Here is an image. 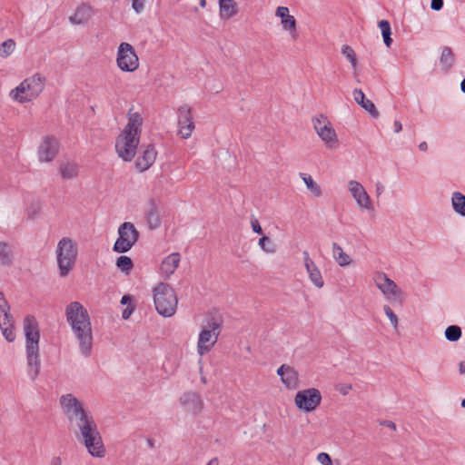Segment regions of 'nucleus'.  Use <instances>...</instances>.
Segmentation results:
<instances>
[{
	"label": "nucleus",
	"instance_id": "42",
	"mask_svg": "<svg viewBox=\"0 0 465 465\" xmlns=\"http://www.w3.org/2000/svg\"><path fill=\"white\" fill-rule=\"evenodd\" d=\"M259 245L265 252L273 253L275 252V246L268 236L260 238Z\"/></svg>",
	"mask_w": 465,
	"mask_h": 465
},
{
	"label": "nucleus",
	"instance_id": "47",
	"mask_svg": "<svg viewBox=\"0 0 465 465\" xmlns=\"http://www.w3.org/2000/svg\"><path fill=\"white\" fill-rule=\"evenodd\" d=\"M252 228L254 232H256L258 234L262 233V229L257 220L252 221Z\"/></svg>",
	"mask_w": 465,
	"mask_h": 465
},
{
	"label": "nucleus",
	"instance_id": "39",
	"mask_svg": "<svg viewBox=\"0 0 465 465\" xmlns=\"http://www.w3.org/2000/svg\"><path fill=\"white\" fill-rule=\"evenodd\" d=\"M15 48V42L13 39L4 41L0 46V56L3 58L8 57Z\"/></svg>",
	"mask_w": 465,
	"mask_h": 465
},
{
	"label": "nucleus",
	"instance_id": "48",
	"mask_svg": "<svg viewBox=\"0 0 465 465\" xmlns=\"http://www.w3.org/2000/svg\"><path fill=\"white\" fill-rule=\"evenodd\" d=\"M289 368H290V365H288V364H282L278 368L277 374L281 377V380L284 377V374Z\"/></svg>",
	"mask_w": 465,
	"mask_h": 465
},
{
	"label": "nucleus",
	"instance_id": "17",
	"mask_svg": "<svg viewBox=\"0 0 465 465\" xmlns=\"http://www.w3.org/2000/svg\"><path fill=\"white\" fill-rule=\"evenodd\" d=\"M9 311L10 306L4 293L0 292V328L5 340L12 342L15 339V333L13 326V317Z\"/></svg>",
	"mask_w": 465,
	"mask_h": 465
},
{
	"label": "nucleus",
	"instance_id": "26",
	"mask_svg": "<svg viewBox=\"0 0 465 465\" xmlns=\"http://www.w3.org/2000/svg\"><path fill=\"white\" fill-rule=\"evenodd\" d=\"M353 98L363 109H365L373 118L379 117V112L374 104L365 97L364 93L361 89H354Z\"/></svg>",
	"mask_w": 465,
	"mask_h": 465
},
{
	"label": "nucleus",
	"instance_id": "8",
	"mask_svg": "<svg viewBox=\"0 0 465 465\" xmlns=\"http://www.w3.org/2000/svg\"><path fill=\"white\" fill-rule=\"evenodd\" d=\"M60 404L69 421H74L78 429L94 420L91 412L71 393L62 395Z\"/></svg>",
	"mask_w": 465,
	"mask_h": 465
},
{
	"label": "nucleus",
	"instance_id": "29",
	"mask_svg": "<svg viewBox=\"0 0 465 465\" xmlns=\"http://www.w3.org/2000/svg\"><path fill=\"white\" fill-rule=\"evenodd\" d=\"M59 173L63 179L73 180L78 176L79 165L74 162H62L59 165Z\"/></svg>",
	"mask_w": 465,
	"mask_h": 465
},
{
	"label": "nucleus",
	"instance_id": "36",
	"mask_svg": "<svg viewBox=\"0 0 465 465\" xmlns=\"http://www.w3.org/2000/svg\"><path fill=\"white\" fill-rule=\"evenodd\" d=\"M440 61L446 70L450 69L453 65L455 62V55L450 47L443 48Z\"/></svg>",
	"mask_w": 465,
	"mask_h": 465
},
{
	"label": "nucleus",
	"instance_id": "54",
	"mask_svg": "<svg viewBox=\"0 0 465 465\" xmlns=\"http://www.w3.org/2000/svg\"><path fill=\"white\" fill-rule=\"evenodd\" d=\"M459 370H460V374L465 373V361H462L460 362Z\"/></svg>",
	"mask_w": 465,
	"mask_h": 465
},
{
	"label": "nucleus",
	"instance_id": "59",
	"mask_svg": "<svg viewBox=\"0 0 465 465\" xmlns=\"http://www.w3.org/2000/svg\"><path fill=\"white\" fill-rule=\"evenodd\" d=\"M461 91L465 94V78L462 80L460 84Z\"/></svg>",
	"mask_w": 465,
	"mask_h": 465
},
{
	"label": "nucleus",
	"instance_id": "37",
	"mask_svg": "<svg viewBox=\"0 0 465 465\" xmlns=\"http://www.w3.org/2000/svg\"><path fill=\"white\" fill-rule=\"evenodd\" d=\"M378 26L381 31V35L383 37V42L387 47H390L392 43V39L391 37V25L387 20H381L378 23Z\"/></svg>",
	"mask_w": 465,
	"mask_h": 465
},
{
	"label": "nucleus",
	"instance_id": "50",
	"mask_svg": "<svg viewBox=\"0 0 465 465\" xmlns=\"http://www.w3.org/2000/svg\"><path fill=\"white\" fill-rule=\"evenodd\" d=\"M50 465H63L62 459L58 456H54L50 460Z\"/></svg>",
	"mask_w": 465,
	"mask_h": 465
},
{
	"label": "nucleus",
	"instance_id": "11",
	"mask_svg": "<svg viewBox=\"0 0 465 465\" xmlns=\"http://www.w3.org/2000/svg\"><path fill=\"white\" fill-rule=\"evenodd\" d=\"M118 238L115 241L113 250L124 253L131 250L139 239V232L130 222H124L118 228Z\"/></svg>",
	"mask_w": 465,
	"mask_h": 465
},
{
	"label": "nucleus",
	"instance_id": "4",
	"mask_svg": "<svg viewBox=\"0 0 465 465\" xmlns=\"http://www.w3.org/2000/svg\"><path fill=\"white\" fill-rule=\"evenodd\" d=\"M221 329L222 321L219 318L210 316L206 319L198 336L197 352L199 355L203 356L213 350L218 341Z\"/></svg>",
	"mask_w": 465,
	"mask_h": 465
},
{
	"label": "nucleus",
	"instance_id": "5",
	"mask_svg": "<svg viewBox=\"0 0 465 465\" xmlns=\"http://www.w3.org/2000/svg\"><path fill=\"white\" fill-rule=\"evenodd\" d=\"M55 252L59 274L65 277L76 262L77 245L71 238L64 237L58 242Z\"/></svg>",
	"mask_w": 465,
	"mask_h": 465
},
{
	"label": "nucleus",
	"instance_id": "44",
	"mask_svg": "<svg viewBox=\"0 0 465 465\" xmlns=\"http://www.w3.org/2000/svg\"><path fill=\"white\" fill-rule=\"evenodd\" d=\"M317 461L322 465H333L331 456L326 452H321L317 455Z\"/></svg>",
	"mask_w": 465,
	"mask_h": 465
},
{
	"label": "nucleus",
	"instance_id": "45",
	"mask_svg": "<svg viewBox=\"0 0 465 465\" xmlns=\"http://www.w3.org/2000/svg\"><path fill=\"white\" fill-rule=\"evenodd\" d=\"M145 0H132V8L140 14L144 9Z\"/></svg>",
	"mask_w": 465,
	"mask_h": 465
},
{
	"label": "nucleus",
	"instance_id": "46",
	"mask_svg": "<svg viewBox=\"0 0 465 465\" xmlns=\"http://www.w3.org/2000/svg\"><path fill=\"white\" fill-rule=\"evenodd\" d=\"M443 6V0H431L430 7L432 10L439 11Z\"/></svg>",
	"mask_w": 465,
	"mask_h": 465
},
{
	"label": "nucleus",
	"instance_id": "57",
	"mask_svg": "<svg viewBox=\"0 0 465 465\" xmlns=\"http://www.w3.org/2000/svg\"><path fill=\"white\" fill-rule=\"evenodd\" d=\"M427 148H428V144H427V143H426V142H422V143H420L419 144V149H420V151H426V150H427Z\"/></svg>",
	"mask_w": 465,
	"mask_h": 465
},
{
	"label": "nucleus",
	"instance_id": "38",
	"mask_svg": "<svg viewBox=\"0 0 465 465\" xmlns=\"http://www.w3.org/2000/svg\"><path fill=\"white\" fill-rule=\"evenodd\" d=\"M116 266L121 272L128 274L132 271L134 263L130 257L123 255L117 258Z\"/></svg>",
	"mask_w": 465,
	"mask_h": 465
},
{
	"label": "nucleus",
	"instance_id": "18",
	"mask_svg": "<svg viewBox=\"0 0 465 465\" xmlns=\"http://www.w3.org/2000/svg\"><path fill=\"white\" fill-rule=\"evenodd\" d=\"M59 152V143L54 136H46L38 147V158L42 163H50Z\"/></svg>",
	"mask_w": 465,
	"mask_h": 465
},
{
	"label": "nucleus",
	"instance_id": "1",
	"mask_svg": "<svg viewBox=\"0 0 465 465\" xmlns=\"http://www.w3.org/2000/svg\"><path fill=\"white\" fill-rule=\"evenodd\" d=\"M142 124L143 117L139 113H129L128 123L116 138L115 151L125 162H131L136 153Z\"/></svg>",
	"mask_w": 465,
	"mask_h": 465
},
{
	"label": "nucleus",
	"instance_id": "34",
	"mask_svg": "<svg viewBox=\"0 0 465 465\" xmlns=\"http://www.w3.org/2000/svg\"><path fill=\"white\" fill-rule=\"evenodd\" d=\"M452 207L454 211L461 216H465V196L459 192L452 194Z\"/></svg>",
	"mask_w": 465,
	"mask_h": 465
},
{
	"label": "nucleus",
	"instance_id": "24",
	"mask_svg": "<svg viewBox=\"0 0 465 465\" xmlns=\"http://www.w3.org/2000/svg\"><path fill=\"white\" fill-rule=\"evenodd\" d=\"M181 262L179 252H173L165 257L160 265V273L164 279L170 278L176 271Z\"/></svg>",
	"mask_w": 465,
	"mask_h": 465
},
{
	"label": "nucleus",
	"instance_id": "58",
	"mask_svg": "<svg viewBox=\"0 0 465 465\" xmlns=\"http://www.w3.org/2000/svg\"><path fill=\"white\" fill-rule=\"evenodd\" d=\"M350 390H351V385H348V386L344 387L343 389H341V393L343 395H346Z\"/></svg>",
	"mask_w": 465,
	"mask_h": 465
},
{
	"label": "nucleus",
	"instance_id": "22",
	"mask_svg": "<svg viewBox=\"0 0 465 465\" xmlns=\"http://www.w3.org/2000/svg\"><path fill=\"white\" fill-rule=\"evenodd\" d=\"M181 404L186 409V411L197 414L201 412L203 407V402L201 396L193 391L185 392L180 398Z\"/></svg>",
	"mask_w": 465,
	"mask_h": 465
},
{
	"label": "nucleus",
	"instance_id": "2",
	"mask_svg": "<svg viewBox=\"0 0 465 465\" xmlns=\"http://www.w3.org/2000/svg\"><path fill=\"white\" fill-rule=\"evenodd\" d=\"M25 336L26 359L29 367L28 374L34 381L40 371L39 341L40 330L38 322L33 315H27L24 320Z\"/></svg>",
	"mask_w": 465,
	"mask_h": 465
},
{
	"label": "nucleus",
	"instance_id": "20",
	"mask_svg": "<svg viewBox=\"0 0 465 465\" xmlns=\"http://www.w3.org/2000/svg\"><path fill=\"white\" fill-rule=\"evenodd\" d=\"M302 256L304 261V266L306 268L310 280L317 288H322L324 285V281L322 276L321 271L319 270L315 262L311 259L308 251H303Z\"/></svg>",
	"mask_w": 465,
	"mask_h": 465
},
{
	"label": "nucleus",
	"instance_id": "16",
	"mask_svg": "<svg viewBox=\"0 0 465 465\" xmlns=\"http://www.w3.org/2000/svg\"><path fill=\"white\" fill-rule=\"evenodd\" d=\"M177 125L178 134L183 139L192 136L195 129V124L193 117V110L188 104H183L177 108Z\"/></svg>",
	"mask_w": 465,
	"mask_h": 465
},
{
	"label": "nucleus",
	"instance_id": "13",
	"mask_svg": "<svg viewBox=\"0 0 465 465\" xmlns=\"http://www.w3.org/2000/svg\"><path fill=\"white\" fill-rule=\"evenodd\" d=\"M116 63L123 72L132 73L139 67V58L129 43H121L117 50Z\"/></svg>",
	"mask_w": 465,
	"mask_h": 465
},
{
	"label": "nucleus",
	"instance_id": "33",
	"mask_svg": "<svg viewBox=\"0 0 465 465\" xmlns=\"http://www.w3.org/2000/svg\"><path fill=\"white\" fill-rule=\"evenodd\" d=\"M332 255L337 263L341 266H348L351 263V257L344 252L343 249L336 242L332 243Z\"/></svg>",
	"mask_w": 465,
	"mask_h": 465
},
{
	"label": "nucleus",
	"instance_id": "3",
	"mask_svg": "<svg viewBox=\"0 0 465 465\" xmlns=\"http://www.w3.org/2000/svg\"><path fill=\"white\" fill-rule=\"evenodd\" d=\"M153 302L157 312L163 317L173 316L177 309V296L174 290L164 282L153 288Z\"/></svg>",
	"mask_w": 465,
	"mask_h": 465
},
{
	"label": "nucleus",
	"instance_id": "12",
	"mask_svg": "<svg viewBox=\"0 0 465 465\" xmlns=\"http://www.w3.org/2000/svg\"><path fill=\"white\" fill-rule=\"evenodd\" d=\"M372 281L387 301L402 302V292L385 272H375L372 275Z\"/></svg>",
	"mask_w": 465,
	"mask_h": 465
},
{
	"label": "nucleus",
	"instance_id": "55",
	"mask_svg": "<svg viewBox=\"0 0 465 465\" xmlns=\"http://www.w3.org/2000/svg\"><path fill=\"white\" fill-rule=\"evenodd\" d=\"M131 299H132V298H131V296H129V295H124V296L122 297L121 303H122V304H126L127 302H129L131 301Z\"/></svg>",
	"mask_w": 465,
	"mask_h": 465
},
{
	"label": "nucleus",
	"instance_id": "21",
	"mask_svg": "<svg viewBox=\"0 0 465 465\" xmlns=\"http://www.w3.org/2000/svg\"><path fill=\"white\" fill-rule=\"evenodd\" d=\"M275 15L281 18L283 30L288 31L294 40L297 39L296 20L293 15L289 14V8L286 6H279L276 9Z\"/></svg>",
	"mask_w": 465,
	"mask_h": 465
},
{
	"label": "nucleus",
	"instance_id": "52",
	"mask_svg": "<svg viewBox=\"0 0 465 465\" xmlns=\"http://www.w3.org/2000/svg\"><path fill=\"white\" fill-rule=\"evenodd\" d=\"M133 310H134L133 308L132 309H129V308L124 309L122 313L123 318L128 319L130 317V315L132 314Z\"/></svg>",
	"mask_w": 465,
	"mask_h": 465
},
{
	"label": "nucleus",
	"instance_id": "15",
	"mask_svg": "<svg viewBox=\"0 0 465 465\" xmlns=\"http://www.w3.org/2000/svg\"><path fill=\"white\" fill-rule=\"evenodd\" d=\"M312 123L314 130L326 146L329 148L336 147L338 143L337 134L328 118L320 114L312 119Z\"/></svg>",
	"mask_w": 465,
	"mask_h": 465
},
{
	"label": "nucleus",
	"instance_id": "53",
	"mask_svg": "<svg viewBox=\"0 0 465 465\" xmlns=\"http://www.w3.org/2000/svg\"><path fill=\"white\" fill-rule=\"evenodd\" d=\"M382 425H384V426H386V427H388V428H390V429H391V430H396V425H395V423H394L393 421H391V420H386V421H384V422L382 423Z\"/></svg>",
	"mask_w": 465,
	"mask_h": 465
},
{
	"label": "nucleus",
	"instance_id": "51",
	"mask_svg": "<svg viewBox=\"0 0 465 465\" xmlns=\"http://www.w3.org/2000/svg\"><path fill=\"white\" fill-rule=\"evenodd\" d=\"M393 130L395 133H400L402 130V124L400 121H398V120L394 121Z\"/></svg>",
	"mask_w": 465,
	"mask_h": 465
},
{
	"label": "nucleus",
	"instance_id": "30",
	"mask_svg": "<svg viewBox=\"0 0 465 465\" xmlns=\"http://www.w3.org/2000/svg\"><path fill=\"white\" fill-rule=\"evenodd\" d=\"M218 2L219 15L222 19L228 20L237 14V5L233 0H220Z\"/></svg>",
	"mask_w": 465,
	"mask_h": 465
},
{
	"label": "nucleus",
	"instance_id": "25",
	"mask_svg": "<svg viewBox=\"0 0 465 465\" xmlns=\"http://www.w3.org/2000/svg\"><path fill=\"white\" fill-rule=\"evenodd\" d=\"M65 317L67 322L90 319L87 310L79 302H72L66 306Z\"/></svg>",
	"mask_w": 465,
	"mask_h": 465
},
{
	"label": "nucleus",
	"instance_id": "31",
	"mask_svg": "<svg viewBox=\"0 0 465 465\" xmlns=\"http://www.w3.org/2000/svg\"><path fill=\"white\" fill-rule=\"evenodd\" d=\"M282 382L289 390H295L299 387V374L294 368L290 366L282 379Z\"/></svg>",
	"mask_w": 465,
	"mask_h": 465
},
{
	"label": "nucleus",
	"instance_id": "40",
	"mask_svg": "<svg viewBox=\"0 0 465 465\" xmlns=\"http://www.w3.org/2000/svg\"><path fill=\"white\" fill-rule=\"evenodd\" d=\"M445 337L450 341H457L461 337V329L457 325H450L445 330Z\"/></svg>",
	"mask_w": 465,
	"mask_h": 465
},
{
	"label": "nucleus",
	"instance_id": "10",
	"mask_svg": "<svg viewBox=\"0 0 465 465\" xmlns=\"http://www.w3.org/2000/svg\"><path fill=\"white\" fill-rule=\"evenodd\" d=\"M71 326L83 356L89 357L93 348V332L91 319L83 318L82 321L68 322Z\"/></svg>",
	"mask_w": 465,
	"mask_h": 465
},
{
	"label": "nucleus",
	"instance_id": "41",
	"mask_svg": "<svg viewBox=\"0 0 465 465\" xmlns=\"http://www.w3.org/2000/svg\"><path fill=\"white\" fill-rule=\"evenodd\" d=\"M341 53L350 61L352 67L355 68L357 65V58L354 50L350 45H345L341 48Z\"/></svg>",
	"mask_w": 465,
	"mask_h": 465
},
{
	"label": "nucleus",
	"instance_id": "56",
	"mask_svg": "<svg viewBox=\"0 0 465 465\" xmlns=\"http://www.w3.org/2000/svg\"><path fill=\"white\" fill-rule=\"evenodd\" d=\"M206 465H219V460L218 458H213L208 461Z\"/></svg>",
	"mask_w": 465,
	"mask_h": 465
},
{
	"label": "nucleus",
	"instance_id": "6",
	"mask_svg": "<svg viewBox=\"0 0 465 465\" xmlns=\"http://www.w3.org/2000/svg\"><path fill=\"white\" fill-rule=\"evenodd\" d=\"M45 77L35 74L25 79L18 86L10 92L13 100L26 103L36 98L44 90Z\"/></svg>",
	"mask_w": 465,
	"mask_h": 465
},
{
	"label": "nucleus",
	"instance_id": "60",
	"mask_svg": "<svg viewBox=\"0 0 465 465\" xmlns=\"http://www.w3.org/2000/svg\"><path fill=\"white\" fill-rule=\"evenodd\" d=\"M200 5H201L202 7H205V5H206V0H200Z\"/></svg>",
	"mask_w": 465,
	"mask_h": 465
},
{
	"label": "nucleus",
	"instance_id": "28",
	"mask_svg": "<svg viewBox=\"0 0 465 465\" xmlns=\"http://www.w3.org/2000/svg\"><path fill=\"white\" fill-rule=\"evenodd\" d=\"M146 220L149 228L154 230L161 225V218L158 212V207L155 202L151 199L148 203V209L146 211Z\"/></svg>",
	"mask_w": 465,
	"mask_h": 465
},
{
	"label": "nucleus",
	"instance_id": "32",
	"mask_svg": "<svg viewBox=\"0 0 465 465\" xmlns=\"http://www.w3.org/2000/svg\"><path fill=\"white\" fill-rule=\"evenodd\" d=\"M13 259L12 246L5 242H0V265L10 266L13 263Z\"/></svg>",
	"mask_w": 465,
	"mask_h": 465
},
{
	"label": "nucleus",
	"instance_id": "14",
	"mask_svg": "<svg viewBox=\"0 0 465 465\" xmlns=\"http://www.w3.org/2000/svg\"><path fill=\"white\" fill-rule=\"evenodd\" d=\"M322 399L321 391L318 389L309 388L296 393L294 403L300 411L312 412L320 406Z\"/></svg>",
	"mask_w": 465,
	"mask_h": 465
},
{
	"label": "nucleus",
	"instance_id": "9",
	"mask_svg": "<svg viewBox=\"0 0 465 465\" xmlns=\"http://www.w3.org/2000/svg\"><path fill=\"white\" fill-rule=\"evenodd\" d=\"M83 443L93 457L103 458L105 456V448L102 436L98 430L97 424L94 421L81 426L78 429Z\"/></svg>",
	"mask_w": 465,
	"mask_h": 465
},
{
	"label": "nucleus",
	"instance_id": "43",
	"mask_svg": "<svg viewBox=\"0 0 465 465\" xmlns=\"http://www.w3.org/2000/svg\"><path fill=\"white\" fill-rule=\"evenodd\" d=\"M383 311H384L385 314L387 315V317L390 319V321H391V324L394 326V328H397L398 317L393 312V311L391 309V307L389 305H384Z\"/></svg>",
	"mask_w": 465,
	"mask_h": 465
},
{
	"label": "nucleus",
	"instance_id": "23",
	"mask_svg": "<svg viewBox=\"0 0 465 465\" xmlns=\"http://www.w3.org/2000/svg\"><path fill=\"white\" fill-rule=\"evenodd\" d=\"M157 153L154 146L149 144L143 151L142 155L138 156L135 161V167L139 172H144L148 170L155 162Z\"/></svg>",
	"mask_w": 465,
	"mask_h": 465
},
{
	"label": "nucleus",
	"instance_id": "27",
	"mask_svg": "<svg viewBox=\"0 0 465 465\" xmlns=\"http://www.w3.org/2000/svg\"><path fill=\"white\" fill-rule=\"evenodd\" d=\"M93 15V9L88 5H82L77 7L74 14L69 17L74 25H83L87 23Z\"/></svg>",
	"mask_w": 465,
	"mask_h": 465
},
{
	"label": "nucleus",
	"instance_id": "19",
	"mask_svg": "<svg viewBox=\"0 0 465 465\" xmlns=\"http://www.w3.org/2000/svg\"><path fill=\"white\" fill-rule=\"evenodd\" d=\"M348 188L360 208L373 211V205L371 198L364 187L359 182L354 180L350 181L348 183Z\"/></svg>",
	"mask_w": 465,
	"mask_h": 465
},
{
	"label": "nucleus",
	"instance_id": "49",
	"mask_svg": "<svg viewBox=\"0 0 465 465\" xmlns=\"http://www.w3.org/2000/svg\"><path fill=\"white\" fill-rule=\"evenodd\" d=\"M376 187V195L377 197H380L382 193L384 192V186L381 182H377L375 184Z\"/></svg>",
	"mask_w": 465,
	"mask_h": 465
},
{
	"label": "nucleus",
	"instance_id": "35",
	"mask_svg": "<svg viewBox=\"0 0 465 465\" xmlns=\"http://www.w3.org/2000/svg\"><path fill=\"white\" fill-rule=\"evenodd\" d=\"M300 177L306 184L308 190L315 196L320 197L322 195L321 187L313 181L312 177L305 173H300Z\"/></svg>",
	"mask_w": 465,
	"mask_h": 465
},
{
	"label": "nucleus",
	"instance_id": "61",
	"mask_svg": "<svg viewBox=\"0 0 465 465\" xmlns=\"http://www.w3.org/2000/svg\"><path fill=\"white\" fill-rule=\"evenodd\" d=\"M461 407L465 408V399H463L461 401Z\"/></svg>",
	"mask_w": 465,
	"mask_h": 465
},
{
	"label": "nucleus",
	"instance_id": "7",
	"mask_svg": "<svg viewBox=\"0 0 465 465\" xmlns=\"http://www.w3.org/2000/svg\"><path fill=\"white\" fill-rule=\"evenodd\" d=\"M60 404L69 421H74L78 429L94 420L91 412L71 393L62 395Z\"/></svg>",
	"mask_w": 465,
	"mask_h": 465
}]
</instances>
